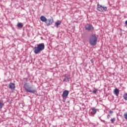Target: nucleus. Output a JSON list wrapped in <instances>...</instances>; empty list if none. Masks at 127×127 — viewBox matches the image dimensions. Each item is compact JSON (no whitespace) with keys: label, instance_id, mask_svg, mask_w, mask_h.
Instances as JSON below:
<instances>
[{"label":"nucleus","instance_id":"obj_10","mask_svg":"<svg viewBox=\"0 0 127 127\" xmlns=\"http://www.w3.org/2000/svg\"><path fill=\"white\" fill-rule=\"evenodd\" d=\"M9 89L10 90H14L15 89V85L13 83H10L9 84Z\"/></svg>","mask_w":127,"mask_h":127},{"label":"nucleus","instance_id":"obj_24","mask_svg":"<svg viewBox=\"0 0 127 127\" xmlns=\"http://www.w3.org/2000/svg\"><path fill=\"white\" fill-rule=\"evenodd\" d=\"M125 24H126V25H127V20H126V21H125Z\"/></svg>","mask_w":127,"mask_h":127},{"label":"nucleus","instance_id":"obj_14","mask_svg":"<svg viewBox=\"0 0 127 127\" xmlns=\"http://www.w3.org/2000/svg\"><path fill=\"white\" fill-rule=\"evenodd\" d=\"M17 26L18 28H22L23 24L22 23H18Z\"/></svg>","mask_w":127,"mask_h":127},{"label":"nucleus","instance_id":"obj_23","mask_svg":"<svg viewBox=\"0 0 127 127\" xmlns=\"http://www.w3.org/2000/svg\"><path fill=\"white\" fill-rule=\"evenodd\" d=\"M109 113H110V114H111L112 115V114H113V112L112 111H110L109 112Z\"/></svg>","mask_w":127,"mask_h":127},{"label":"nucleus","instance_id":"obj_9","mask_svg":"<svg viewBox=\"0 0 127 127\" xmlns=\"http://www.w3.org/2000/svg\"><path fill=\"white\" fill-rule=\"evenodd\" d=\"M92 113H91V116L92 117H94L95 115L97 114V111H98V109H96L95 107H93L92 108Z\"/></svg>","mask_w":127,"mask_h":127},{"label":"nucleus","instance_id":"obj_3","mask_svg":"<svg viewBox=\"0 0 127 127\" xmlns=\"http://www.w3.org/2000/svg\"><path fill=\"white\" fill-rule=\"evenodd\" d=\"M89 44L91 46H96L98 42V37L95 34H91L89 38Z\"/></svg>","mask_w":127,"mask_h":127},{"label":"nucleus","instance_id":"obj_12","mask_svg":"<svg viewBox=\"0 0 127 127\" xmlns=\"http://www.w3.org/2000/svg\"><path fill=\"white\" fill-rule=\"evenodd\" d=\"M40 20L43 22H46V21L47 20V19L46 18V17H45V16H41V17H40Z\"/></svg>","mask_w":127,"mask_h":127},{"label":"nucleus","instance_id":"obj_20","mask_svg":"<svg viewBox=\"0 0 127 127\" xmlns=\"http://www.w3.org/2000/svg\"><path fill=\"white\" fill-rule=\"evenodd\" d=\"M23 79H24V80H26V82L28 81V78H24Z\"/></svg>","mask_w":127,"mask_h":127},{"label":"nucleus","instance_id":"obj_1","mask_svg":"<svg viewBox=\"0 0 127 127\" xmlns=\"http://www.w3.org/2000/svg\"><path fill=\"white\" fill-rule=\"evenodd\" d=\"M45 49V45L44 43H40L37 44V46H35L33 48L34 53L35 54H39L41 51H43Z\"/></svg>","mask_w":127,"mask_h":127},{"label":"nucleus","instance_id":"obj_19","mask_svg":"<svg viewBox=\"0 0 127 127\" xmlns=\"http://www.w3.org/2000/svg\"><path fill=\"white\" fill-rule=\"evenodd\" d=\"M92 93H93V94H97V90H93V91H92Z\"/></svg>","mask_w":127,"mask_h":127},{"label":"nucleus","instance_id":"obj_7","mask_svg":"<svg viewBox=\"0 0 127 127\" xmlns=\"http://www.w3.org/2000/svg\"><path fill=\"white\" fill-rule=\"evenodd\" d=\"M69 95V91L68 90H64L63 92V94L62 95V97L63 98V100L64 101H65L67 99V97H68V95Z\"/></svg>","mask_w":127,"mask_h":127},{"label":"nucleus","instance_id":"obj_4","mask_svg":"<svg viewBox=\"0 0 127 127\" xmlns=\"http://www.w3.org/2000/svg\"><path fill=\"white\" fill-rule=\"evenodd\" d=\"M97 9L98 11H100V12H104V11H107L108 8L106 6H104L98 3L97 5Z\"/></svg>","mask_w":127,"mask_h":127},{"label":"nucleus","instance_id":"obj_5","mask_svg":"<svg viewBox=\"0 0 127 127\" xmlns=\"http://www.w3.org/2000/svg\"><path fill=\"white\" fill-rule=\"evenodd\" d=\"M63 77V82H65V83L70 82V80H71V75L68 74H65L64 75Z\"/></svg>","mask_w":127,"mask_h":127},{"label":"nucleus","instance_id":"obj_6","mask_svg":"<svg viewBox=\"0 0 127 127\" xmlns=\"http://www.w3.org/2000/svg\"><path fill=\"white\" fill-rule=\"evenodd\" d=\"M85 30H87V31H91V32H93V31H94V27L91 24H87L85 26Z\"/></svg>","mask_w":127,"mask_h":127},{"label":"nucleus","instance_id":"obj_13","mask_svg":"<svg viewBox=\"0 0 127 127\" xmlns=\"http://www.w3.org/2000/svg\"><path fill=\"white\" fill-rule=\"evenodd\" d=\"M60 24H61V21H60V20H58V21L55 23V26H56L57 27H58V26H59V25H60Z\"/></svg>","mask_w":127,"mask_h":127},{"label":"nucleus","instance_id":"obj_15","mask_svg":"<svg viewBox=\"0 0 127 127\" xmlns=\"http://www.w3.org/2000/svg\"><path fill=\"white\" fill-rule=\"evenodd\" d=\"M116 121V118H113V119H111V122L112 124H114V123H115V122Z\"/></svg>","mask_w":127,"mask_h":127},{"label":"nucleus","instance_id":"obj_17","mask_svg":"<svg viewBox=\"0 0 127 127\" xmlns=\"http://www.w3.org/2000/svg\"><path fill=\"white\" fill-rule=\"evenodd\" d=\"M124 117L126 120H127V113H125L124 114Z\"/></svg>","mask_w":127,"mask_h":127},{"label":"nucleus","instance_id":"obj_11","mask_svg":"<svg viewBox=\"0 0 127 127\" xmlns=\"http://www.w3.org/2000/svg\"><path fill=\"white\" fill-rule=\"evenodd\" d=\"M114 93L117 97H119V95L120 94V90L118 88H115L114 91Z\"/></svg>","mask_w":127,"mask_h":127},{"label":"nucleus","instance_id":"obj_21","mask_svg":"<svg viewBox=\"0 0 127 127\" xmlns=\"http://www.w3.org/2000/svg\"><path fill=\"white\" fill-rule=\"evenodd\" d=\"M110 118H111V115H108V116H107V119H110Z\"/></svg>","mask_w":127,"mask_h":127},{"label":"nucleus","instance_id":"obj_18","mask_svg":"<svg viewBox=\"0 0 127 127\" xmlns=\"http://www.w3.org/2000/svg\"><path fill=\"white\" fill-rule=\"evenodd\" d=\"M99 119L101 121V122H102L103 123H105V120H103L101 119V117L99 118Z\"/></svg>","mask_w":127,"mask_h":127},{"label":"nucleus","instance_id":"obj_16","mask_svg":"<svg viewBox=\"0 0 127 127\" xmlns=\"http://www.w3.org/2000/svg\"><path fill=\"white\" fill-rule=\"evenodd\" d=\"M4 106V104L2 103L1 102H0V109H2V107Z\"/></svg>","mask_w":127,"mask_h":127},{"label":"nucleus","instance_id":"obj_22","mask_svg":"<svg viewBox=\"0 0 127 127\" xmlns=\"http://www.w3.org/2000/svg\"><path fill=\"white\" fill-rule=\"evenodd\" d=\"M90 62H91V63H94V60L91 59V60H90Z\"/></svg>","mask_w":127,"mask_h":127},{"label":"nucleus","instance_id":"obj_2","mask_svg":"<svg viewBox=\"0 0 127 127\" xmlns=\"http://www.w3.org/2000/svg\"><path fill=\"white\" fill-rule=\"evenodd\" d=\"M23 88L28 93H32V94H35L36 93V88H32V86L29 85V82L25 83L23 86Z\"/></svg>","mask_w":127,"mask_h":127},{"label":"nucleus","instance_id":"obj_8","mask_svg":"<svg viewBox=\"0 0 127 127\" xmlns=\"http://www.w3.org/2000/svg\"><path fill=\"white\" fill-rule=\"evenodd\" d=\"M53 19H47V21H46V23L47 26H49V25H51L52 23H53Z\"/></svg>","mask_w":127,"mask_h":127}]
</instances>
